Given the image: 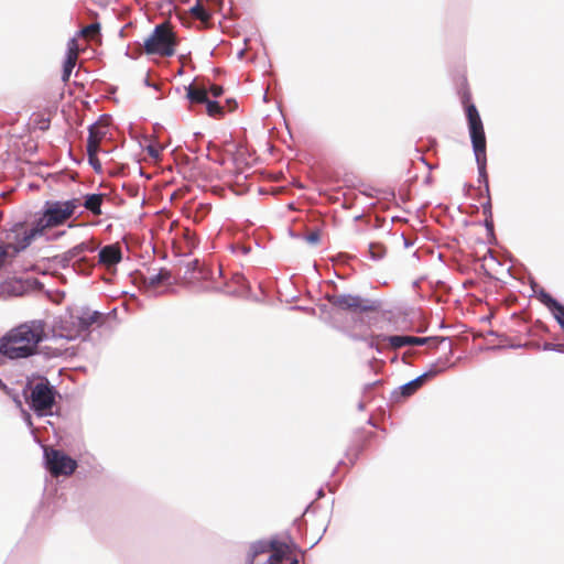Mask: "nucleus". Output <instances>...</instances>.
Masks as SVG:
<instances>
[{
	"label": "nucleus",
	"mask_w": 564,
	"mask_h": 564,
	"mask_svg": "<svg viewBox=\"0 0 564 564\" xmlns=\"http://www.w3.org/2000/svg\"><path fill=\"white\" fill-rule=\"evenodd\" d=\"M427 377H429V373H423V375L419 376L417 378H415L414 380L408 382L406 384H404L402 387V393L410 395L424 382V380Z\"/></svg>",
	"instance_id": "aec40b11"
},
{
	"label": "nucleus",
	"mask_w": 564,
	"mask_h": 564,
	"mask_svg": "<svg viewBox=\"0 0 564 564\" xmlns=\"http://www.w3.org/2000/svg\"><path fill=\"white\" fill-rule=\"evenodd\" d=\"M290 553V546L284 543L256 542L250 547L248 564H281L283 560L289 558Z\"/></svg>",
	"instance_id": "423d86ee"
},
{
	"label": "nucleus",
	"mask_w": 564,
	"mask_h": 564,
	"mask_svg": "<svg viewBox=\"0 0 564 564\" xmlns=\"http://www.w3.org/2000/svg\"><path fill=\"white\" fill-rule=\"evenodd\" d=\"M562 347H563L562 345L546 344L544 346V349H556L558 351H564V349Z\"/></svg>",
	"instance_id": "cd10ccee"
},
{
	"label": "nucleus",
	"mask_w": 564,
	"mask_h": 564,
	"mask_svg": "<svg viewBox=\"0 0 564 564\" xmlns=\"http://www.w3.org/2000/svg\"><path fill=\"white\" fill-rule=\"evenodd\" d=\"M175 36L166 23L156 25L144 40V51L149 55L172 56L175 53Z\"/></svg>",
	"instance_id": "0eeeda50"
},
{
	"label": "nucleus",
	"mask_w": 564,
	"mask_h": 564,
	"mask_svg": "<svg viewBox=\"0 0 564 564\" xmlns=\"http://www.w3.org/2000/svg\"><path fill=\"white\" fill-rule=\"evenodd\" d=\"M105 196L102 194H89L85 196V200L82 205L95 216L102 215L101 204Z\"/></svg>",
	"instance_id": "f3484780"
},
{
	"label": "nucleus",
	"mask_w": 564,
	"mask_h": 564,
	"mask_svg": "<svg viewBox=\"0 0 564 564\" xmlns=\"http://www.w3.org/2000/svg\"><path fill=\"white\" fill-rule=\"evenodd\" d=\"M427 340H429V338H426V337L406 336L408 346H412V345L421 346V345H424Z\"/></svg>",
	"instance_id": "b1692460"
},
{
	"label": "nucleus",
	"mask_w": 564,
	"mask_h": 564,
	"mask_svg": "<svg viewBox=\"0 0 564 564\" xmlns=\"http://www.w3.org/2000/svg\"><path fill=\"white\" fill-rule=\"evenodd\" d=\"M56 391L48 380L41 378L30 386V394L26 398L28 404L39 416L53 414Z\"/></svg>",
	"instance_id": "39448f33"
},
{
	"label": "nucleus",
	"mask_w": 564,
	"mask_h": 564,
	"mask_svg": "<svg viewBox=\"0 0 564 564\" xmlns=\"http://www.w3.org/2000/svg\"><path fill=\"white\" fill-rule=\"evenodd\" d=\"M186 91V96L192 104H205L208 99V90L204 86L189 85Z\"/></svg>",
	"instance_id": "a211bd4d"
},
{
	"label": "nucleus",
	"mask_w": 564,
	"mask_h": 564,
	"mask_svg": "<svg viewBox=\"0 0 564 564\" xmlns=\"http://www.w3.org/2000/svg\"><path fill=\"white\" fill-rule=\"evenodd\" d=\"M306 241L311 245H316L319 241V234L314 231L305 237Z\"/></svg>",
	"instance_id": "a878e982"
},
{
	"label": "nucleus",
	"mask_w": 564,
	"mask_h": 564,
	"mask_svg": "<svg viewBox=\"0 0 564 564\" xmlns=\"http://www.w3.org/2000/svg\"><path fill=\"white\" fill-rule=\"evenodd\" d=\"M327 301L333 306L343 311L367 312L375 308V306L369 301L364 300L358 295L351 294L327 295Z\"/></svg>",
	"instance_id": "9d476101"
},
{
	"label": "nucleus",
	"mask_w": 564,
	"mask_h": 564,
	"mask_svg": "<svg viewBox=\"0 0 564 564\" xmlns=\"http://www.w3.org/2000/svg\"><path fill=\"white\" fill-rule=\"evenodd\" d=\"M95 160H96V156L94 158L93 162H90V163L94 164V167H97V164H95Z\"/></svg>",
	"instance_id": "7c9ffc66"
},
{
	"label": "nucleus",
	"mask_w": 564,
	"mask_h": 564,
	"mask_svg": "<svg viewBox=\"0 0 564 564\" xmlns=\"http://www.w3.org/2000/svg\"><path fill=\"white\" fill-rule=\"evenodd\" d=\"M381 341H388L390 346L394 349L401 348L403 346H408L406 336H384V335H377L371 338V341L369 344L370 347H375L378 350L379 345Z\"/></svg>",
	"instance_id": "dca6fc26"
},
{
	"label": "nucleus",
	"mask_w": 564,
	"mask_h": 564,
	"mask_svg": "<svg viewBox=\"0 0 564 564\" xmlns=\"http://www.w3.org/2000/svg\"><path fill=\"white\" fill-rule=\"evenodd\" d=\"M541 301L553 312L554 317L562 328H564V306L554 300L546 292L540 293Z\"/></svg>",
	"instance_id": "2eb2a0df"
},
{
	"label": "nucleus",
	"mask_w": 564,
	"mask_h": 564,
	"mask_svg": "<svg viewBox=\"0 0 564 564\" xmlns=\"http://www.w3.org/2000/svg\"><path fill=\"white\" fill-rule=\"evenodd\" d=\"M191 11L197 19L202 21L209 19V13L199 4L193 7Z\"/></svg>",
	"instance_id": "5701e85b"
},
{
	"label": "nucleus",
	"mask_w": 564,
	"mask_h": 564,
	"mask_svg": "<svg viewBox=\"0 0 564 564\" xmlns=\"http://www.w3.org/2000/svg\"><path fill=\"white\" fill-rule=\"evenodd\" d=\"M88 251H93L90 246L87 242H82L65 252L64 259L67 261L82 260L84 259V254Z\"/></svg>",
	"instance_id": "6ab92c4d"
},
{
	"label": "nucleus",
	"mask_w": 564,
	"mask_h": 564,
	"mask_svg": "<svg viewBox=\"0 0 564 564\" xmlns=\"http://www.w3.org/2000/svg\"><path fill=\"white\" fill-rule=\"evenodd\" d=\"M121 259V250L116 245L106 246L99 251V262L107 268L115 267Z\"/></svg>",
	"instance_id": "ddd939ff"
},
{
	"label": "nucleus",
	"mask_w": 564,
	"mask_h": 564,
	"mask_svg": "<svg viewBox=\"0 0 564 564\" xmlns=\"http://www.w3.org/2000/svg\"><path fill=\"white\" fill-rule=\"evenodd\" d=\"M26 421H28V424L31 426L32 422H31V416L29 414H26Z\"/></svg>",
	"instance_id": "c85d7f7f"
},
{
	"label": "nucleus",
	"mask_w": 564,
	"mask_h": 564,
	"mask_svg": "<svg viewBox=\"0 0 564 564\" xmlns=\"http://www.w3.org/2000/svg\"><path fill=\"white\" fill-rule=\"evenodd\" d=\"M466 116L468 120L469 133L479 172V182H484L488 191V176L486 172V137L480 116L475 107L470 104L466 107Z\"/></svg>",
	"instance_id": "7ed1b4c3"
},
{
	"label": "nucleus",
	"mask_w": 564,
	"mask_h": 564,
	"mask_svg": "<svg viewBox=\"0 0 564 564\" xmlns=\"http://www.w3.org/2000/svg\"><path fill=\"white\" fill-rule=\"evenodd\" d=\"M205 105H206V111L210 117H218L223 113V108L219 106V104L217 101L207 99Z\"/></svg>",
	"instance_id": "412c9836"
},
{
	"label": "nucleus",
	"mask_w": 564,
	"mask_h": 564,
	"mask_svg": "<svg viewBox=\"0 0 564 564\" xmlns=\"http://www.w3.org/2000/svg\"><path fill=\"white\" fill-rule=\"evenodd\" d=\"M209 91L214 97H219L223 94V87L218 85H212Z\"/></svg>",
	"instance_id": "bb28decb"
},
{
	"label": "nucleus",
	"mask_w": 564,
	"mask_h": 564,
	"mask_svg": "<svg viewBox=\"0 0 564 564\" xmlns=\"http://www.w3.org/2000/svg\"><path fill=\"white\" fill-rule=\"evenodd\" d=\"M46 339L45 323L41 319L24 322L0 338V355L9 359L29 358L37 352Z\"/></svg>",
	"instance_id": "f257e3e1"
},
{
	"label": "nucleus",
	"mask_w": 564,
	"mask_h": 564,
	"mask_svg": "<svg viewBox=\"0 0 564 564\" xmlns=\"http://www.w3.org/2000/svg\"><path fill=\"white\" fill-rule=\"evenodd\" d=\"M78 57V45L75 39H70L67 43V52L63 64L62 80L68 82L70 74L77 63Z\"/></svg>",
	"instance_id": "f8f14e48"
},
{
	"label": "nucleus",
	"mask_w": 564,
	"mask_h": 564,
	"mask_svg": "<svg viewBox=\"0 0 564 564\" xmlns=\"http://www.w3.org/2000/svg\"><path fill=\"white\" fill-rule=\"evenodd\" d=\"M42 235L35 225L28 229L24 224L17 223L6 235L7 242L0 245V269L17 257L19 252L26 249L36 236Z\"/></svg>",
	"instance_id": "f03ea898"
},
{
	"label": "nucleus",
	"mask_w": 564,
	"mask_h": 564,
	"mask_svg": "<svg viewBox=\"0 0 564 564\" xmlns=\"http://www.w3.org/2000/svg\"><path fill=\"white\" fill-rule=\"evenodd\" d=\"M99 31V24L93 23L88 26H86L82 32L84 35H93L96 34Z\"/></svg>",
	"instance_id": "393cba45"
},
{
	"label": "nucleus",
	"mask_w": 564,
	"mask_h": 564,
	"mask_svg": "<svg viewBox=\"0 0 564 564\" xmlns=\"http://www.w3.org/2000/svg\"><path fill=\"white\" fill-rule=\"evenodd\" d=\"M171 274L167 270L161 269L159 272H151L143 278L144 285L149 292H152L156 286L169 283Z\"/></svg>",
	"instance_id": "4468645a"
},
{
	"label": "nucleus",
	"mask_w": 564,
	"mask_h": 564,
	"mask_svg": "<svg viewBox=\"0 0 564 564\" xmlns=\"http://www.w3.org/2000/svg\"><path fill=\"white\" fill-rule=\"evenodd\" d=\"M101 315L97 312L84 311L79 316H70L69 319L62 321L59 326H55L53 329L55 337L65 338L73 340L77 338L82 332L87 330L91 325L99 322Z\"/></svg>",
	"instance_id": "6e6552de"
},
{
	"label": "nucleus",
	"mask_w": 564,
	"mask_h": 564,
	"mask_svg": "<svg viewBox=\"0 0 564 564\" xmlns=\"http://www.w3.org/2000/svg\"><path fill=\"white\" fill-rule=\"evenodd\" d=\"M80 206L82 202L79 198L46 202L41 217L36 220L40 232L43 234L47 228L65 224Z\"/></svg>",
	"instance_id": "20e7f679"
},
{
	"label": "nucleus",
	"mask_w": 564,
	"mask_h": 564,
	"mask_svg": "<svg viewBox=\"0 0 564 564\" xmlns=\"http://www.w3.org/2000/svg\"><path fill=\"white\" fill-rule=\"evenodd\" d=\"M384 252H386L384 248L381 245L371 243L369 246V253H370L371 259H373V260H379V259L383 258Z\"/></svg>",
	"instance_id": "4be33fe9"
},
{
	"label": "nucleus",
	"mask_w": 564,
	"mask_h": 564,
	"mask_svg": "<svg viewBox=\"0 0 564 564\" xmlns=\"http://www.w3.org/2000/svg\"><path fill=\"white\" fill-rule=\"evenodd\" d=\"M107 134V127L104 124L95 123L89 128V135L87 139V153L89 156V162H93L94 158L97 155L99 150L100 141Z\"/></svg>",
	"instance_id": "9b49d317"
},
{
	"label": "nucleus",
	"mask_w": 564,
	"mask_h": 564,
	"mask_svg": "<svg viewBox=\"0 0 564 564\" xmlns=\"http://www.w3.org/2000/svg\"><path fill=\"white\" fill-rule=\"evenodd\" d=\"M290 564H299V561L296 558H293Z\"/></svg>",
	"instance_id": "c756f323"
},
{
	"label": "nucleus",
	"mask_w": 564,
	"mask_h": 564,
	"mask_svg": "<svg viewBox=\"0 0 564 564\" xmlns=\"http://www.w3.org/2000/svg\"><path fill=\"white\" fill-rule=\"evenodd\" d=\"M44 452L47 468L50 469L53 476H69L75 471L77 467L76 460L70 458L65 453L57 449L47 448H45Z\"/></svg>",
	"instance_id": "1a4fd4ad"
}]
</instances>
